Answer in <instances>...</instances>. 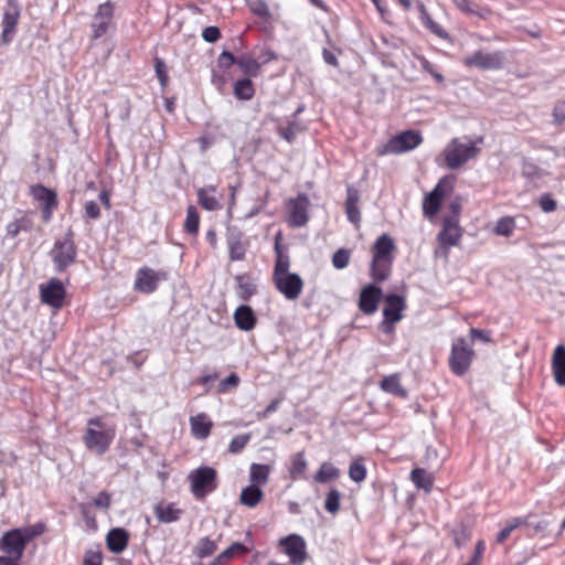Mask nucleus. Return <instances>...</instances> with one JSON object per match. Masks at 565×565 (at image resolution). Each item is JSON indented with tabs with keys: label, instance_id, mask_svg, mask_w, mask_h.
Masks as SVG:
<instances>
[{
	"label": "nucleus",
	"instance_id": "obj_28",
	"mask_svg": "<svg viewBox=\"0 0 565 565\" xmlns=\"http://www.w3.org/2000/svg\"><path fill=\"white\" fill-rule=\"evenodd\" d=\"M280 233L277 234L275 239V254H276V263L274 268L273 277L281 276L284 274H289L290 259L287 253L284 252L282 246L279 243Z\"/></svg>",
	"mask_w": 565,
	"mask_h": 565
},
{
	"label": "nucleus",
	"instance_id": "obj_30",
	"mask_svg": "<svg viewBox=\"0 0 565 565\" xmlns=\"http://www.w3.org/2000/svg\"><path fill=\"white\" fill-rule=\"evenodd\" d=\"M154 514L159 522L172 523L180 519L182 510L178 509L174 503L157 504L154 507Z\"/></svg>",
	"mask_w": 565,
	"mask_h": 565
},
{
	"label": "nucleus",
	"instance_id": "obj_43",
	"mask_svg": "<svg viewBox=\"0 0 565 565\" xmlns=\"http://www.w3.org/2000/svg\"><path fill=\"white\" fill-rule=\"evenodd\" d=\"M418 7H419V10H420V13H422V21L426 25V28H428L438 38L447 39L448 38V33L441 28V25L436 23L430 18V15L428 14V12L426 10L425 4L423 2H418Z\"/></svg>",
	"mask_w": 565,
	"mask_h": 565
},
{
	"label": "nucleus",
	"instance_id": "obj_38",
	"mask_svg": "<svg viewBox=\"0 0 565 565\" xmlns=\"http://www.w3.org/2000/svg\"><path fill=\"white\" fill-rule=\"evenodd\" d=\"M521 520H526V522H523L524 526H529L533 529L534 534H541L545 535L547 532V529L552 524L551 520L547 519H536V514L534 512H530L524 516H519Z\"/></svg>",
	"mask_w": 565,
	"mask_h": 565
},
{
	"label": "nucleus",
	"instance_id": "obj_8",
	"mask_svg": "<svg viewBox=\"0 0 565 565\" xmlns=\"http://www.w3.org/2000/svg\"><path fill=\"white\" fill-rule=\"evenodd\" d=\"M475 352L471 345L463 338L452 342L449 355V367L457 376H462L469 370Z\"/></svg>",
	"mask_w": 565,
	"mask_h": 565
},
{
	"label": "nucleus",
	"instance_id": "obj_61",
	"mask_svg": "<svg viewBox=\"0 0 565 565\" xmlns=\"http://www.w3.org/2000/svg\"><path fill=\"white\" fill-rule=\"evenodd\" d=\"M452 535H454V543L458 547L466 545L467 542L470 540V534L465 527L454 530Z\"/></svg>",
	"mask_w": 565,
	"mask_h": 565
},
{
	"label": "nucleus",
	"instance_id": "obj_27",
	"mask_svg": "<svg viewBox=\"0 0 565 565\" xmlns=\"http://www.w3.org/2000/svg\"><path fill=\"white\" fill-rule=\"evenodd\" d=\"M33 227V220L26 213H20L12 222L7 224V236L15 238L22 232H31Z\"/></svg>",
	"mask_w": 565,
	"mask_h": 565
},
{
	"label": "nucleus",
	"instance_id": "obj_62",
	"mask_svg": "<svg viewBox=\"0 0 565 565\" xmlns=\"http://www.w3.org/2000/svg\"><path fill=\"white\" fill-rule=\"evenodd\" d=\"M202 38L207 43H214L221 38V31L217 26H206L202 32Z\"/></svg>",
	"mask_w": 565,
	"mask_h": 565
},
{
	"label": "nucleus",
	"instance_id": "obj_19",
	"mask_svg": "<svg viewBox=\"0 0 565 565\" xmlns=\"http://www.w3.org/2000/svg\"><path fill=\"white\" fill-rule=\"evenodd\" d=\"M381 298L382 289L374 284H369L361 290L359 309L364 315H373L377 310Z\"/></svg>",
	"mask_w": 565,
	"mask_h": 565
},
{
	"label": "nucleus",
	"instance_id": "obj_20",
	"mask_svg": "<svg viewBox=\"0 0 565 565\" xmlns=\"http://www.w3.org/2000/svg\"><path fill=\"white\" fill-rule=\"evenodd\" d=\"M385 306L383 308V317L392 321H401L403 311L406 309V300L403 296L388 294L384 297Z\"/></svg>",
	"mask_w": 565,
	"mask_h": 565
},
{
	"label": "nucleus",
	"instance_id": "obj_31",
	"mask_svg": "<svg viewBox=\"0 0 565 565\" xmlns=\"http://www.w3.org/2000/svg\"><path fill=\"white\" fill-rule=\"evenodd\" d=\"M30 194L42 205H57V194L55 191L42 185L35 184L30 188Z\"/></svg>",
	"mask_w": 565,
	"mask_h": 565
},
{
	"label": "nucleus",
	"instance_id": "obj_3",
	"mask_svg": "<svg viewBox=\"0 0 565 565\" xmlns=\"http://www.w3.org/2000/svg\"><path fill=\"white\" fill-rule=\"evenodd\" d=\"M483 137H477L471 140L465 136L462 138H454L443 151L445 163L450 170H457L466 164L469 160L475 159L480 153V145Z\"/></svg>",
	"mask_w": 565,
	"mask_h": 565
},
{
	"label": "nucleus",
	"instance_id": "obj_13",
	"mask_svg": "<svg viewBox=\"0 0 565 565\" xmlns=\"http://www.w3.org/2000/svg\"><path fill=\"white\" fill-rule=\"evenodd\" d=\"M166 279V271H157L149 267H141L136 274L134 288L142 294H152L157 290L159 282Z\"/></svg>",
	"mask_w": 565,
	"mask_h": 565
},
{
	"label": "nucleus",
	"instance_id": "obj_1",
	"mask_svg": "<svg viewBox=\"0 0 565 565\" xmlns=\"http://www.w3.org/2000/svg\"><path fill=\"white\" fill-rule=\"evenodd\" d=\"M43 532L44 525L35 523L4 533L0 542V547L6 555H0V565H19V561L23 556L26 544L36 536H40Z\"/></svg>",
	"mask_w": 565,
	"mask_h": 565
},
{
	"label": "nucleus",
	"instance_id": "obj_50",
	"mask_svg": "<svg viewBox=\"0 0 565 565\" xmlns=\"http://www.w3.org/2000/svg\"><path fill=\"white\" fill-rule=\"evenodd\" d=\"M349 477L354 482H362L366 478V467L362 460H354L349 466Z\"/></svg>",
	"mask_w": 565,
	"mask_h": 565
},
{
	"label": "nucleus",
	"instance_id": "obj_53",
	"mask_svg": "<svg viewBox=\"0 0 565 565\" xmlns=\"http://www.w3.org/2000/svg\"><path fill=\"white\" fill-rule=\"evenodd\" d=\"M103 553L99 546L95 548H88L85 552L83 565H102Z\"/></svg>",
	"mask_w": 565,
	"mask_h": 565
},
{
	"label": "nucleus",
	"instance_id": "obj_25",
	"mask_svg": "<svg viewBox=\"0 0 565 565\" xmlns=\"http://www.w3.org/2000/svg\"><path fill=\"white\" fill-rule=\"evenodd\" d=\"M235 324L243 331L252 330L256 324V317L249 306H239L234 312Z\"/></svg>",
	"mask_w": 565,
	"mask_h": 565
},
{
	"label": "nucleus",
	"instance_id": "obj_57",
	"mask_svg": "<svg viewBox=\"0 0 565 565\" xmlns=\"http://www.w3.org/2000/svg\"><path fill=\"white\" fill-rule=\"evenodd\" d=\"M248 6L250 11L260 18H268L270 15L269 8L264 0H254Z\"/></svg>",
	"mask_w": 565,
	"mask_h": 565
},
{
	"label": "nucleus",
	"instance_id": "obj_17",
	"mask_svg": "<svg viewBox=\"0 0 565 565\" xmlns=\"http://www.w3.org/2000/svg\"><path fill=\"white\" fill-rule=\"evenodd\" d=\"M114 18V4L106 1L98 6L97 11L93 15L90 28L93 30V39H99L105 35Z\"/></svg>",
	"mask_w": 565,
	"mask_h": 565
},
{
	"label": "nucleus",
	"instance_id": "obj_40",
	"mask_svg": "<svg viewBox=\"0 0 565 565\" xmlns=\"http://www.w3.org/2000/svg\"><path fill=\"white\" fill-rule=\"evenodd\" d=\"M452 3L463 13L473 14L482 19H487L491 14L489 8H478L469 0H451Z\"/></svg>",
	"mask_w": 565,
	"mask_h": 565
},
{
	"label": "nucleus",
	"instance_id": "obj_16",
	"mask_svg": "<svg viewBox=\"0 0 565 565\" xmlns=\"http://www.w3.org/2000/svg\"><path fill=\"white\" fill-rule=\"evenodd\" d=\"M20 18V7L15 0H8L7 8L2 15L1 41L9 44L17 32V25Z\"/></svg>",
	"mask_w": 565,
	"mask_h": 565
},
{
	"label": "nucleus",
	"instance_id": "obj_41",
	"mask_svg": "<svg viewBox=\"0 0 565 565\" xmlns=\"http://www.w3.org/2000/svg\"><path fill=\"white\" fill-rule=\"evenodd\" d=\"M269 472H270L269 466L260 465V463H252L250 469H249V479L252 481V484L258 486V484L267 483Z\"/></svg>",
	"mask_w": 565,
	"mask_h": 565
},
{
	"label": "nucleus",
	"instance_id": "obj_15",
	"mask_svg": "<svg viewBox=\"0 0 565 565\" xmlns=\"http://www.w3.org/2000/svg\"><path fill=\"white\" fill-rule=\"evenodd\" d=\"M276 289L281 292L286 299L296 300L303 287V281L298 274L289 273L273 277Z\"/></svg>",
	"mask_w": 565,
	"mask_h": 565
},
{
	"label": "nucleus",
	"instance_id": "obj_6",
	"mask_svg": "<svg viewBox=\"0 0 565 565\" xmlns=\"http://www.w3.org/2000/svg\"><path fill=\"white\" fill-rule=\"evenodd\" d=\"M189 481L191 492L198 500L204 499L218 487L217 472L214 468L209 466H202L192 470L189 475Z\"/></svg>",
	"mask_w": 565,
	"mask_h": 565
},
{
	"label": "nucleus",
	"instance_id": "obj_10",
	"mask_svg": "<svg viewBox=\"0 0 565 565\" xmlns=\"http://www.w3.org/2000/svg\"><path fill=\"white\" fill-rule=\"evenodd\" d=\"M463 230L459 225L457 216H446L443 220L441 230L437 235L439 247L444 249L447 257L451 247L457 246L462 237Z\"/></svg>",
	"mask_w": 565,
	"mask_h": 565
},
{
	"label": "nucleus",
	"instance_id": "obj_32",
	"mask_svg": "<svg viewBox=\"0 0 565 565\" xmlns=\"http://www.w3.org/2000/svg\"><path fill=\"white\" fill-rule=\"evenodd\" d=\"M214 185L202 188L198 191L199 203L206 211H217L222 207L220 200L214 195Z\"/></svg>",
	"mask_w": 565,
	"mask_h": 565
},
{
	"label": "nucleus",
	"instance_id": "obj_59",
	"mask_svg": "<svg viewBox=\"0 0 565 565\" xmlns=\"http://www.w3.org/2000/svg\"><path fill=\"white\" fill-rule=\"evenodd\" d=\"M111 503V497L108 492L102 491L93 499V505L98 509L107 510Z\"/></svg>",
	"mask_w": 565,
	"mask_h": 565
},
{
	"label": "nucleus",
	"instance_id": "obj_48",
	"mask_svg": "<svg viewBox=\"0 0 565 565\" xmlns=\"http://www.w3.org/2000/svg\"><path fill=\"white\" fill-rule=\"evenodd\" d=\"M340 491L335 488L330 489L326 495L324 509L331 514H337L340 510Z\"/></svg>",
	"mask_w": 565,
	"mask_h": 565
},
{
	"label": "nucleus",
	"instance_id": "obj_29",
	"mask_svg": "<svg viewBox=\"0 0 565 565\" xmlns=\"http://www.w3.org/2000/svg\"><path fill=\"white\" fill-rule=\"evenodd\" d=\"M340 475L341 472L339 468L329 461H324L320 465L312 479L316 483L326 484L337 480Z\"/></svg>",
	"mask_w": 565,
	"mask_h": 565
},
{
	"label": "nucleus",
	"instance_id": "obj_44",
	"mask_svg": "<svg viewBox=\"0 0 565 565\" xmlns=\"http://www.w3.org/2000/svg\"><path fill=\"white\" fill-rule=\"evenodd\" d=\"M237 65L245 74L249 76H257L260 70L259 61L247 54H243L237 57Z\"/></svg>",
	"mask_w": 565,
	"mask_h": 565
},
{
	"label": "nucleus",
	"instance_id": "obj_55",
	"mask_svg": "<svg viewBox=\"0 0 565 565\" xmlns=\"http://www.w3.org/2000/svg\"><path fill=\"white\" fill-rule=\"evenodd\" d=\"M298 129H299L298 124L295 120H292V121H288V125L285 127L279 126L277 128V131L281 138H284L288 142H291L295 139V136H296V132L298 131Z\"/></svg>",
	"mask_w": 565,
	"mask_h": 565
},
{
	"label": "nucleus",
	"instance_id": "obj_22",
	"mask_svg": "<svg viewBox=\"0 0 565 565\" xmlns=\"http://www.w3.org/2000/svg\"><path fill=\"white\" fill-rule=\"evenodd\" d=\"M190 426L193 437L203 440L210 436L213 423L205 413H200L190 418Z\"/></svg>",
	"mask_w": 565,
	"mask_h": 565
},
{
	"label": "nucleus",
	"instance_id": "obj_2",
	"mask_svg": "<svg viewBox=\"0 0 565 565\" xmlns=\"http://www.w3.org/2000/svg\"><path fill=\"white\" fill-rule=\"evenodd\" d=\"M86 425L82 437L85 448L97 456L105 455L116 438V425L102 416L88 418Z\"/></svg>",
	"mask_w": 565,
	"mask_h": 565
},
{
	"label": "nucleus",
	"instance_id": "obj_18",
	"mask_svg": "<svg viewBox=\"0 0 565 565\" xmlns=\"http://www.w3.org/2000/svg\"><path fill=\"white\" fill-rule=\"evenodd\" d=\"M466 66H476L481 70H500L503 66V56L500 52L486 53L477 51L463 60Z\"/></svg>",
	"mask_w": 565,
	"mask_h": 565
},
{
	"label": "nucleus",
	"instance_id": "obj_42",
	"mask_svg": "<svg viewBox=\"0 0 565 565\" xmlns=\"http://www.w3.org/2000/svg\"><path fill=\"white\" fill-rule=\"evenodd\" d=\"M235 280L237 281V295L241 299L247 300L249 297L256 294L257 288L247 276L238 275L236 276Z\"/></svg>",
	"mask_w": 565,
	"mask_h": 565
},
{
	"label": "nucleus",
	"instance_id": "obj_63",
	"mask_svg": "<svg viewBox=\"0 0 565 565\" xmlns=\"http://www.w3.org/2000/svg\"><path fill=\"white\" fill-rule=\"evenodd\" d=\"M540 206L543 212L551 213L556 210L557 203L550 194H543L540 198Z\"/></svg>",
	"mask_w": 565,
	"mask_h": 565
},
{
	"label": "nucleus",
	"instance_id": "obj_36",
	"mask_svg": "<svg viewBox=\"0 0 565 565\" xmlns=\"http://www.w3.org/2000/svg\"><path fill=\"white\" fill-rule=\"evenodd\" d=\"M264 498V492L258 486L249 484L245 487L239 495L243 505L255 508Z\"/></svg>",
	"mask_w": 565,
	"mask_h": 565
},
{
	"label": "nucleus",
	"instance_id": "obj_54",
	"mask_svg": "<svg viewBox=\"0 0 565 565\" xmlns=\"http://www.w3.org/2000/svg\"><path fill=\"white\" fill-rule=\"evenodd\" d=\"M350 252L345 248L338 249L332 256V265L337 269H343L349 265Z\"/></svg>",
	"mask_w": 565,
	"mask_h": 565
},
{
	"label": "nucleus",
	"instance_id": "obj_37",
	"mask_svg": "<svg viewBox=\"0 0 565 565\" xmlns=\"http://www.w3.org/2000/svg\"><path fill=\"white\" fill-rule=\"evenodd\" d=\"M411 480L417 489L430 492L434 486V477L423 468H415L411 471Z\"/></svg>",
	"mask_w": 565,
	"mask_h": 565
},
{
	"label": "nucleus",
	"instance_id": "obj_58",
	"mask_svg": "<svg viewBox=\"0 0 565 565\" xmlns=\"http://www.w3.org/2000/svg\"><path fill=\"white\" fill-rule=\"evenodd\" d=\"M100 217V209L95 201H87L84 204V218L86 222L89 220H97Z\"/></svg>",
	"mask_w": 565,
	"mask_h": 565
},
{
	"label": "nucleus",
	"instance_id": "obj_12",
	"mask_svg": "<svg viewBox=\"0 0 565 565\" xmlns=\"http://www.w3.org/2000/svg\"><path fill=\"white\" fill-rule=\"evenodd\" d=\"M65 295L66 289L63 282L57 278H52L46 284L40 285V298L42 303L52 308H62Z\"/></svg>",
	"mask_w": 565,
	"mask_h": 565
},
{
	"label": "nucleus",
	"instance_id": "obj_24",
	"mask_svg": "<svg viewBox=\"0 0 565 565\" xmlns=\"http://www.w3.org/2000/svg\"><path fill=\"white\" fill-rule=\"evenodd\" d=\"M360 194L359 191L352 185L347 188L345 213L348 220L353 224H359L361 221V213L359 209Z\"/></svg>",
	"mask_w": 565,
	"mask_h": 565
},
{
	"label": "nucleus",
	"instance_id": "obj_52",
	"mask_svg": "<svg viewBox=\"0 0 565 565\" xmlns=\"http://www.w3.org/2000/svg\"><path fill=\"white\" fill-rule=\"evenodd\" d=\"M250 440V434H242L232 438L228 445V452L238 454L241 452Z\"/></svg>",
	"mask_w": 565,
	"mask_h": 565
},
{
	"label": "nucleus",
	"instance_id": "obj_5",
	"mask_svg": "<svg viewBox=\"0 0 565 565\" xmlns=\"http://www.w3.org/2000/svg\"><path fill=\"white\" fill-rule=\"evenodd\" d=\"M56 273L65 271L77 257V246L74 242V232L68 228L63 237L56 238L49 253Z\"/></svg>",
	"mask_w": 565,
	"mask_h": 565
},
{
	"label": "nucleus",
	"instance_id": "obj_23",
	"mask_svg": "<svg viewBox=\"0 0 565 565\" xmlns=\"http://www.w3.org/2000/svg\"><path fill=\"white\" fill-rule=\"evenodd\" d=\"M552 371L555 383L558 386H565V347L563 344L557 345L554 350Z\"/></svg>",
	"mask_w": 565,
	"mask_h": 565
},
{
	"label": "nucleus",
	"instance_id": "obj_34",
	"mask_svg": "<svg viewBox=\"0 0 565 565\" xmlns=\"http://www.w3.org/2000/svg\"><path fill=\"white\" fill-rule=\"evenodd\" d=\"M308 468V461L303 451L296 452L290 457V467L288 469L290 478L298 480L305 478V472Z\"/></svg>",
	"mask_w": 565,
	"mask_h": 565
},
{
	"label": "nucleus",
	"instance_id": "obj_14",
	"mask_svg": "<svg viewBox=\"0 0 565 565\" xmlns=\"http://www.w3.org/2000/svg\"><path fill=\"white\" fill-rule=\"evenodd\" d=\"M279 544L284 547L292 565H302L307 558L306 542L298 534H290L280 539Z\"/></svg>",
	"mask_w": 565,
	"mask_h": 565
},
{
	"label": "nucleus",
	"instance_id": "obj_9",
	"mask_svg": "<svg viewBox=\"0 0 565 565\" xmlns=\"http://www.w3.org/2000/svg\"><path fill=\"white\" fill-rule=\"evenodd\" d=\"M423 141V137L419 131L406 130L393 138H391L383 147L379 150L380 154L388 153H403L417 148Z\"/></svg>",
	"mask_w": 565,
	"mask_h": 565
},
{
	"label": "nucleus",
	"instance_id": "obj_60",
	"mask_svg": "<svg viewBox=\"0 0 565 565\" xmlns=\"http://www.w3.org/2000/svg\"><path fill=\"white\" fill-rule=\"evenodd\" d=\"M217 64L221 68H230L234 64L237 65V57L228 51H223L217 58Z\"/></svg>",
	"mask_w": 565,
	"mask_h": 565
},
{
	"label": "nucleus",
	"instance_id": "obj_26",
	"mask_svg": "<svg viewBox=\"0 0 565 565\" xmlns=\"http://www.w3.org/2000/svg\"><path fill=\"white\" fill-rule=\"evenodd\" d=\"M253 544H244L239 542H235L231 544L226 550H224L222 553L217 555V557L214 561V565H223L228 559L233 558L234 556H243L247 553H249L253 550Z\"/></svg>",
	"mask_w": 565,
	"mask_h": 565
},
{
	"label": "nucleus",
	"instance_id": "obj_21",
	"mask_svg": "<svg viewBox=\"0 0 565 565\" xmlns=\"http://www.w3.org/2000/svg\"><path fill=\"white\" fill-rule=\"evenodd\" d=\"M129 533L122 527H114L106 535L107 548L115 554L124 552L128 545Z\"/></svg>",
	"mask_w": 565,
	"mask_h": 565
},
{
	"label": "nucleus",
	"instance_id": "obj_7",
	"mask_svg": "<svg viewBox=\"0 0 565 565\" xmlns=\"http://www.w3.org/2000/svg\"><path fill=\"white\" fill-rule=\"evenodd\" d=\"M311 202L306 193H298L286 202V221L292 228L303 227L310 220Z\"/></svg>",
	"mask_w": 565,
	"mask_h": 565
},
{
	"label": "nucleus",
	"instance_id": "obj_64",
	"mask_svg": "<svg viewBox=\"0 0 565 565\" xmlns=\"http://www.w3.org/2000/svg\"><path fill=\"white\" fill-rule=\"evenodd\" d=\"M555 122L562 125L565 122V102H558L553 109Z\"/></svg>",
	"mask_w": 565,
	"mask_h": 565
},
{
	"label": "nucleus",
	"instance_id": "obj_47",
	"mask_svg": "<svg viewBox=\"0 0 565 565\" xmlns=\"http://www.w3.org/2000/svg\"><path fill=\"white\" fill-rule=\"evenodd\" d=\"M515 230V221L511 216H504L498 220L493 230L494 234L510 237Z\"/></svg>",
	"mask_w": 565,
	"mask_h": 565
},
{
	"label": "nucleus",
	"instance_id": "obj_51",
	"mask_svg": "<svg viewBox=\"0 0 565 565\" xmlns=\"http://www.w3.org/2000/svg\"><path fill=\"white\" fill-rule=\"evenodd\" d=\"M241 383V379L236 373H231L225 379L221 380L217 385V393L224 394L235 390Z\"/></svg>",
	"mask_w": 565,
	"mask_h": 565
},
{
	"label": "nucleus",
	"instance_id": "obj_49",
	"mask_svg": "<svg viewBox=\"0 0 565 565\" xmlns=\"http://www.w3.org/2000/svg\"><path fill=\"white\" fill-rule=\"evenodd\" d=\"M523 522H526V520H521L519 516L509 520L498 533L497 543L502 544L515 529L523 526Z\"/></svg>",
	"mask_w": 565,
	"mask_h": 565
},
{
	"label": "nucleus",
	"instance_id": "obj_45",
	"mask_svg": "<svg viewBox=\"0 0 565 565\" xmlns=\"http://www.w3.org/2000/svg\"><path fill=\"white\" fill-rule=\"evenodd\" d=\"M200 226V215L195 206L190 205L186 209V216L184 222V231L188 234L196 235Z\"/></svg>",
	"mask_w": 565,
	"mask_h": 565
},
{
	"label": "nucleus",
	"instance_id": "obj_39",
	"mask_svg": "<svg viewBox=\"0 0 565 565\" xmlns=\"http://www.w3.org/2000/svg\"><path fill=\"white\" fill-rule=\"evenodd\" d=\"M234 95L241 100H249L255 95L254 84L249 78H241L234 83Z\"/></svg>",
	"mask_w": 565,
	"mask_h": 565
},
{
	"label": "nucleus",
	"instance_id": "obj_4",
	"mask_svg": "<svg viewBox=\"0 0 565 565\" xmlns=\"http://www.w3.org/2000/svg\"><path fill=\"white\" fill-rule=\"evenodd\" d=\"M394 241L387 234L381 235L375 241L371 264V276L375 281L382 282L388 278L394 260Z\"/></svg>",
	"mask_w": 565,
	"mask_h": 565
},
{
	"label": "nucleus",
	"instance_id": "obj_35",
	"mask_svg": "<svg viewBox=\"0 0 565 565\" xmlns=\"http://www.w3.org/2000/svg\"><path fill=\"white\" fill-rule=\"evenodd\" d=\"M230 259L232 262H238L245 259L246 245L242 241V234H232L227 238Z\"/></svg>",
	"mask_w": 565,
	"mask_h": 565
},
{
	"label": "nucleus",
	"instance_id": "obj_33",
	"mask_svg": "<svg viewBox=\"0 0 565 565\" xmlns=\"http://www.w3.org/2000/svg\"><path fill=\"white\" fill-rule=\"evenodd\" d=\"M380 387L394 396L406 398L407 397V391L404 388L401 384L399 375L394 373L391 375L385 376L380 384Z\"/></svg>",
	"mask_w": 565,
	"mask_h": 565
},
{
	"label": "nucleus",
	"instance_id": "obj_11",
	"mask_svg": "<svg viewBox=\"0 0 565 565\" xmlns=\"http://www.w3.org/2000/svg\"><path fill=\"white\" fill-rule=\"evenodd\" d=\"M452 188L448 178H441L435 188L424 198L423 213L425 216L433 217L440 209L441 201Z\"/></svg>",
	"mask_w": 565,
	"mask_h": 565
},
{
	"label": "nucleus",
	"instance_id": "obj_46",
	"mask_svg": "<svg viewBox=\"0 0 565 565\" xmlns=\"http://www.w3.org/2000/svg\"><path fill=\"white\" fill-rule=\"evenodd\" d=\"M216 548L217 545L214 541H212L210 537H202L194 548V554L196 557L202 559L211 556L216 551Z\"/></svg>",
	"mask_w": 565,
	"mask_h": 565
},
{
	"label": "nucleus",
	"instance_id": "obj_56",
	"mask_svg": "<svg viewBox=\"0 0 565 565\" xmlns=\"http://www.w3.org/2000/svg\"><path fill=\"white\" fill-rule=\"evenodd\" d=\"M154 72L160 82V85L162 87H166L168 84V79H169L168 67H167L164 61L161 60L160 57L154 58Z\"/></svg>",
	"mask_w": 565,
	"mask_h": 565
}]
</instances>
